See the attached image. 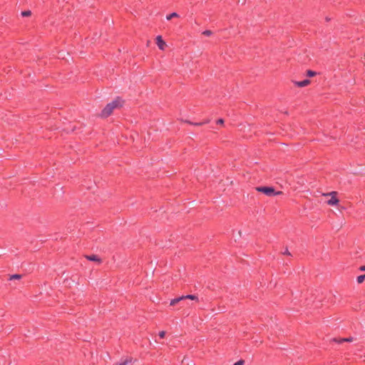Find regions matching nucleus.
Segmentation results:
<instances>
[{"instance_id": "9b49d317", "label": "nucleus", "mask_w": 365, "mask_h": 365, "mask_svg": "<svg viewBox=\"0 0 365 365\" xmlns=\"http://www.w3.org/2000/svg\"><path fill=\"white\" fill-rule=\"evenodd\" d=\"M364 279H365V274L360 275L357 277V282L359 284H361L364 281Z\"/></svg>"}, {"instance_id": "4be33fe9", "label": "nucleus", "mask_w": 365, "mask_h": 365, "mask_svg": "<svg viewBox=\"0 0 365 365\" xmlns=\"http://www.w3.org/2000/svg\"><path fill=\"white\" fill-rule=\"evenodd\" d=\"M359 269H360L361 271H365V266H361V267L359 268Z\"/></svg>"}, {"instance_id": "ddd939ff", "label": "nucleus", "mask_w": 365, "mask_h": 365, "mask_svg": "<svg viewBox=\"0 0 365 365\" xmlns=\"http://www.w3.org/2000/svg\"><path fill=\"white\" fill-rule=\"evenodd\" d=\"M339 341L340 342H343V341L351 342V341H353V338L352 337L343 338V339H341Z\"/></svg>"}, {"instance_id": "9d476101", "label": "nucleus", "mask_w": 365, "mask_h": 365, "mask_svg": "<svg viewBox=\"0 0 365 365\" xmlns=\"http://www.w3.org/2000/svg\"><path fill=\"white\" fill-rule=\"evenodd\" d=\"M174 17H179V15L177 13L173 12V13L168 15L166 16V19H167V20H170L172 18H174Z\"/></svg>"}, {"instance_id": "f8f14e48", "label": "nucleus", "mask_w": 365, "mask_h": 365, "mask_svg": "<svg viewBox=\"0 0 365 365\" xmlns=\"http://www.w3.org/2000/svg\"><path fill=\"white\" fill-rule=\"evenodd\" d=\"M21 278V274H13L10 277V279H20Z\"/></svg>"}, {"instance_id": "2eb2a0df", "label": "nucleus", "mask_w": 365, "mask_h": 365, "mask_svg": "<svg viewBox=\"0 0 365 365\" xmlns=\"http://www.w3.org/2000/svg\"><path fill=\"white\" fill-rule=\"evenodd\" d=\"M202 34L206 36H211L212 34V32L210 30H206V31L202 32Z\"/></svg>"}, {"instance_id": "f257e3e1", "label": "nucleus", "mask_w": 365, "mask_h": 365, "mask_svg": "<svg viewBox=\"0 0 365 365\" xmlns=\"http://www.w3.org/2000/svg\"><path fill=\"white\" fill-rule=\"evenodd\" d=\"M123 105V101L120 98H116L113 102L108 103L104 109L102 110L101 116L103 118H106L109 116L113 110L115 108L121 107Z\"/></svg>"}, {"instance_id": "dca6fc26", "label": "nucleus", "mask_w": 365, "mask_h": 365, "mask_svg": "<svg viewBox=\"0 0 365 365\" xmlns=\"http://www.w3.org/2000/svg\"><path fill=\"white\" fill-rule=\"evenodd\" d=\"M307 76L309 77H313L316 75V72L313 71H311V70H309L307 71Z\"/></svg>"}, {"instance_id": "f3484780", "label": "nucleus", "mask_w": 365, "mask_h": 365, "mask_svg": "<svg viewBox=\"0 0 365 365\" xmlns=\"http://www.w3.org/2000/svg\"><path fill=\"white\" fill-rule=\"evenodd\" d=\"M243 364H244V361L240 360V361L235 362L233 365H243Z\"/></svg>"}, {"instance_id": "aec40b11", "label": "nucleus", "mask_w": 365, "mask_h": 365, "mask_svg": "<svg viewBox=\"0 0 365 365\" xmlns=\"http://www.w3.org/2000/svg\"><path fill=\"white\" fill-rule=\"evenodd\" d=\"M217 123L218 124H223V123H224V120H223L222 119H219V120L217 121Z\"/></svg>"}, {"instance_id": "6e6552de", "label": "nucleus", "mask_w": 365, "mask_h": 365, "mask_svg": "<svg viewBox=\"0 0 365 365\" xmlns=\"http://www.w3.org/2000/svg\"><path fill=\"white\" fill-rule=\"evenodd\" d=\"M182 299H184V297H182V296L175 298V299H173L170 301V305L174 306L175 304H176L177 303H178L179 302H180Z\"/></svg>"}, {"instance_id": "0eeeda50", "label": "nucleus", "mask_w": 365, "mask_h": 365, "mask_svg": "<svg viewBox=\"0 0 365 365\" xmlns=\"http://www.w3.org/2000/svg\"><path fill=\"white\" fill-rule=\"evenodd\" d=\"M295 85H297L299 87H304L308 86L310 83V81L307 79L304 80L302 81H296L294 82Z\"/></svg>"}, {"instance_id": "20e7f679", "label": "nucleus", "mask_w": 365, "mask_h": 365, "mask_svg": "<svg viewBox=\"0 0 365 365\" xmlns=\"http://www.w3.org/2000/svg\"><path fill=\"white\" fill-rule=\"evenodd\" d=\"M156 43L160 50H164L167 46L166 43L163 40L161 36H158L156 37Z\"/></svg>"}, {"instance_id": "412c9836", "label": "nucleus", "mask_w": 365, "mask_h": 365, "mask_svg": "<svg viewBox=\"0 0 365 365\" xmlns=\"http://www.w3.org/2000/svg\"><path fill=\"white\" fill-rule=\"evenodd\" d=\"M282 191H278V192H274V195H282Z\"/></svg>"}, {"instance_id": "5701e85b", "label": "nucleus", "mask_w": 365, "mask_h": 365, "mask_svg": "<svg viewBox=\"0 0 365 365\" xmlns=\"http://www.w3.org/2000/svg\"><path fill=\"white\" fill-rule=\"evenodd\" d=\"M333 340H334V341H336V342L341 343V342L339 341H340V339H339V340H337V339H333Z\"/></svg>"}, {"instance_id": "6ab92c4d", "label": "nucleus", "mask_w": 365, "mask_h": 365, "mask_svg": "<svg viewBox=\"0 0 365 365\" xmlns=\"http://www.w3.org/2000/svg\"><path fill=\"white\" fill-rule=\"evenodd\" d=\"M284 255H290V252H289L288 249H286L284 252H283Z\"/></svg>"}, {"instance_id": "1a4fd4ad", "label": "nucleus", "mask_w": 365, "mask_h": 365, "mask_svg": "<svg viewBox=\"0 0 365 365\" xmlns=\"http://www.w3.org/2000/svg\"><path fill=\"white\" fill-rule=\"evenodd\" d=\"M182 297H184V299H191V300H195V301H197L198 300V298L197 296L195 295H192V294H189V295H186V296H182Z\"/></svg>"}, {"instance_id": "f03ea898", "label": "nucleus", "mask_w": 365, "mask_h": 365, "mask_svg": "<svg viewBox=\"0 0 365 365\" xmlns=\"http://www.w3.org/2000/svg\"><path fill=\"white\" fill-rule=\"evenodd\" d=\"M336 195L337 192L334 191L328 193H323L324 196L331 197V198L327 201V204L329 205H336L339 203V200L336 197Z\"/></svg>"}, {"instance_id": "423d86ee", "label": "nucleus", "mask_w": 365, "mask_h": 365, "mask_svg": "<svg viewBox=\"0 0 365 365\" xmlns=\"http://www.w3.org/2000/svg\"><path fill=\"white\" fill-rule=\"evenodd\" d=\"M135 361L132 359H125L116 365H133Z\"/></svg>"}, {"instance_id": "4468645a", "label": "nucleus", "mask_w": 365, "mask_h": 365, "mask_svg": "<svg viewBox=\"0 0 365 365\" xmlns=\"http://www.w3.org/2000/svg\"><path fill=\"white\" fill-rule=\"evenodd\" d=\"M23 16H29L31 15V11H24L21 12Z\"/></svg>"}, {"instance_id": "7ed1b4c3", "label": "nucleus", "mask_w": 365, "mask_h": 365, "mask_svg": "<svg viewBox=\"0 0 365 365\" xmlns=\"http://www.w3.org/2000/svg\"><path fill=\"white\" fill-rule=\"evenodd\" d=\"M256 190L262 192L267 196H272L274 194V190L271 187H256Z\"/></svg>"}, {"instance_id": "39448f33", "label": "nucleus", "mask_w": 365, "mask_h": 365, "mask_svg": "<svg viewBox=\"0 0 365 365\" xmlns=\"http://www.w3.org/2000/svg\"><path fill=\"white\" fill-rule=\"evenodd\" d=\"M86 257L88 260L96 262H97L98 264L101 263V259L98 255H86Z\"/></svg>"}, {"instance_id": "b1692460", "label": "nucleus", "mask_w": 365, "mask_h": 365, "mask_svg": "<svg viewBox=\"0 0 365 365\" xmlns=\"http://www.w3.org/2000/svg\"><path fill=\"white\" fill-rule=\"evenodd\" d=\"M202 123H196L195 125H202Z\"/></svg>"}, {"instance_id": "a211bd4d", "label": "nucleus", "mask_w": 365, "mask_h": 365, "mask_svg": "<svg viewBox=\"0 0 365 365\" xmlns=\"http://www.w3.org/2000/svg\"><path fill=\"white\" fill-rule=\"evenodd\" d=\"M165 331H162L159 333V336L160 338H163L165 336Z\"/></svg>"}]
</instances>
